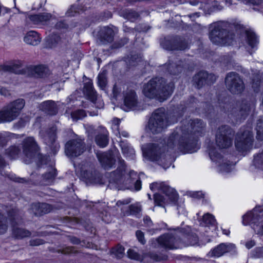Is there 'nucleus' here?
<instances>
[{"mask_svg": "<svg viewBox=\"0 0 263 263\" xmlns=\"http://www.w3.org/2000/svg\"><path fill=\"white\" fill-rule=\"evenodd\" d=\"M166 144L167 147L174 149L177 148L184 153H193L198 148L194 138L188 137L182 125L176 127L175 130L168 137Z\"/></svg>", "mask_w": 263, "mask_h": 263, "instance_id": "1", "label": "nucleus"}, {"mask_svg": "<svg viewBox=\"0 0 263 263\" xmlns=\"http://www.w3.org/2000/svg\"><path fill=\"white\" fill-rule=\"evenodd\" d=\"M144 158L157 163L166 169L171 166L174 159L169 154L164 153V146L162 144L148 143L142 147Z\"/></svg>", "mask_w": 263, "mask_h": 263, "instance_id": "2", "label": "nucleus"}, {"mask_svg": "<svg viewBox=\"0 0 263 263\" xmlns=\"http://www.w3.org/2000/svg\"><path fill=\"white\" fill-rule=\"evenodd\" d=\"M173 88V83H166L164 78L156 77L144 86L143 91L149 98L159 97L166 99L172 93Z\"/></svg>", "mask_w": 263, "mask_h": 263, "instance_id": "3", "label": "nucleus"}, {"mask_svg": "<svg viewBox=\"0 0 263 263\" xmlns=\"http://www.w3.org/2000/svg\"><path fill=\"white\" fill-rule=\"evenodd\" d=\"M210 30V39L215 44L229 46L234 41L235 34L228 28L225 23H214L211 26Z\"/></svg>", "mask_w": 263, "mask_h": 263, "instance_id": "4", "label": "nucleus"}, {"mask_svg": "<svg viewBox=\"0 0 263 263\" xmlns=\"http://www.w3.org/2000/svg\"><path fill=\"white\" fill-rule=\"evenodd\" d=\"M23 152L25 155L24 161L28 164L34 159L38 167L47 164L48 158L42 156L39 152V147L34 139L29 137L25 139L22 143Z\"/></svg>", "mask_w": 263, "mask_h": 263, "instance_id": "5", "label": "nucleus"}, {"mask_svg": "<svg viewBox=\"0 0 263 263\" xmlns=\"http://www.w3.org/2000/svg\"><path fill=\"white\" fill-rule=\"evenodd\" d=\"M160 44L164 49L167 50L183 51L189 48L191 41L187 37L175 35L164 37Z\"/></svg>", "mask_w": 263, "mask_h": 263, "instance_id": "6", "label": "nucleus"}, {"mask_svg": "<svg viewBox=\"0 0 263 263\" xmlns=\"http://www.w3.org/2000/svg\"><path fill=\"white\" fill-rule=\"evenodd\" d=\"M165 111V110L163 107L158 108L149 119L147 127L152 133H160L166 127L167 124Z\"/></svg>", "mask_w": 263, "mask_h": 263, "instance_id": "7", "label": "nucleus"}, {"mask_svg": "<svg viewBox=\"0 0 263 263\" xmlns=\"http://www.w3.org/2000/svg\"><path fill=\"white\" fill-rule=\"evenodd\" d=\"M234 131L228 125H222L216 131L215 141L217 146L221 149L228 148L233 143Z\"/></svg>", "mask_w": 263, "mask_h": 263, "instance_id": "8", "label": "nucleus"}, {"mask_svg": "<svg viewBox=\"0 0 263 263\" xmlns=\"http://www.w3.org/2000/svg\"><path fill=\"white\" fill-rule=\"evenodd\" d=\"M253 142L252 132L245 127L240 128L236 135L235 145L240 152H247L252 148Z\"/></svg>", "mask_w": 263, "mask_h": 263, "instance_id": "9", "label": "nucleus"}, {"mask_svg": "<svg viewBox=\"0 0 263 263\" xmlns=\"http://www.w3.org/2000/svg\"><path fill=\"white\" fill-rule=\"evenodd\" d=\"M181 125L188 137L192 136L196 143L195 135L204 132L206 124L201 119H185L181 121Z\"/></svg>", "mask_w": 263, "mask_h": 263, "instance_id": "10", "label": "nucleus"}, {"mask_svg": "<svg viewBox=\"0 0 263 263\" xmlns=\"http://www.w3.org/2000/svg\"><path fill=\"white\" fill-rule=\"evenodd\" d=\"M224 82L227 89L232 94H240L245 88L242 78L235 72L227 73Z\"/></svg>", "mask_w": 263, "mask_h": 263, "instance_id": "11", "label": "nucleus"}, {"mask_svg": "<svg viewBox=\"0 0 263 263\" xmlns=\"http://www.w3.org/2000/svg\"><path fill=\"white\" fill-rule=\"evenodd\" d=\"M243 223L250 225L256 232L259 226L263 223V210L255 208L243 216Z\"/></svg>", "mask_w": 263, "mask_h": 263, "instance_id": "12", "label": "nucleus"}, {"mask_svg": "<svg viewBox=\"0 0 263 263\" xmlns=\"http://www.w3.org/2000/svg\"><path fill=\"white\" fill-rule=\"evenodd\" d=\"M86 150V144L84 140L78 138L68 141L65 146V152L69 157H78Z\"/></svg>", "mask_w": 263, "mask_h": 263, "instance_id": "13", "label": "nucleus"}, {"mask_svg": "<svg viewBox=\"0 0 263 263\" xmlns=\"http://www.w3.org/2000/svg\"><path fill=\"white\" fill-rule=\"evenodd\" d=\"M254 106V104L253 102L247 100H242L237 102L236 106L233 107L231 114L236 120L244 119L249 115Z\"/></svg>", "mask_w": 263, "mask_h": 263, "instance_id": "14", "label": "nucleus"}, {"mask_svg": "<svg viewBox=\"0 0 263 263\" xmlns=\"http://www.w3.org/2000/svg\"><path fill=\"white\" fill-rule=\"evenodd\" d=\"M136 191L140 190L141 188V182L137 173L134 171H130L125 177L118 187L120 190H126L133 189V186Z\"/></svg>", "mask_w": 263, "mask_h": 263, "instance_id": "15", "label": "nucleus"}, {"mask_svg": "<svg viewBox=\"0 0 263 263\" xmlns=\"http://www.w3.org/2000/svg\"><path fill=\"white\" fill-rule=\"evenodd\" d=\"M209 156L213 161L218 163L220 172L229 173L234 169L235 163L224 159L221 155L215 149L210 150Z\"/></svg>", "mask_w": 263, "mask_h": 263, "instance_id": "16", "label": "nucleus"}, {"mask_svg": "<svg viewBox=\"0 0 263 263\" xmlns=\"http://www.w3.org/2000/svg\"><path fill=\"white\" fill-rule=\"evenodd\" d=\"M126 168V165L121 157H118V165L117 168L109 174V181L110 184H115V186L118 189L120 183L123 181Z\"/></svg>", "mask_w": 263, "mask_h": 263, "instance_id": "17", "label": "nucleus"}, {"mask_svg": "<svg viewBox=\"0 0 263 263\" xmlns=\"http://www.w3.org/2000/svg\"><path fill=\"white\" fill-rule=\"evenodd\" d=\"M81 176L87 183L103 184L102 175L92 165H89L87 168H82Z\"/></svg>", "mask_w": 263, "mask_h": 263, "instance_id": "18", "label": "nucleus"}, {"mask_svg": "<svg viewBox=\"0 0 263 263\" xmlns=\"http://www.w3.org/2000/svg\"><path fill=\"white\" fill-rule=\"evenodd\" d=\"M216 80V77L206 71H200L193 78L194 85L199 89L205 85H211Z\"/></svg>", "mask_w": 263, "mask_h": 263, "instance_id": "19", "label": "nucleus"}, {"mask_svg": "<svg viewBox=\"0 0 263 263\" xmlns=\"http://www.w3.org/2000/svg\"><path fill=\"white\" fill-rule=\"evenodd\" d=\"M25 102L23 99H18L9 103L3 108L7 115L11 121L15 119L20 115L21 110L25 106Z\"/></svg>", "mask_w": 263, "mask_h": 263, "instance_id": "20", "label": "nucleus"}, {"mask_svg": "<svg viewBox=\"0 0 263 263\" xmlns=\"http://www.w3.org/2000/svg\"><path fill=\"white\" fill-rule=\"evenodd\" d=\"M150 189L152 190H158L161 191L168 197L170 202L176 204L178 199V196L175 190L170 187L163 182L161 183H153L150 185Z\"/></svg>", "mask_w": 263, "mask_h": 263, "instance_id": "21", "label": "nucleus"}, {"mask_svg": "<svg viewBox=\"0 0 263 263\" xmlns=\"http://www.w3.org/2000/svg\"><path fill=\"white\" fill-rule=\"evenodd\" d=\"M179 239H176L171 234H164L157 239V241L160 247L165 249H173L179 247Z\"/></svg>", "mask_w": 263, "mask_h": 263, "instance_id": "22", "label": "nucleus"}, {"mask_svg": "<svg viewBox=\"0 0 263 263\" xmlns=\"http://www.w3.org/2000/svg\"><path fill=\"white\" fill-rule=\"evenodd\" d=\"M124 105L129 109H134L137 106L138 97L134 90L127 89L123 92Z\"/></svg>", "mask_w": 263, "mask_h": 263, "instance_id": "23", "label": "nucleus"}, {"mask_svg": "<svg viewBox=\"0 0 263 263\" xmlns=\"http://www.w3.org/2000/svg\"><path fill=\"white\" fill-rule=\"evenodd\" d=\"M116 153L118 152L110 151L98 155L99 161L105 169L110 168L115 165V157Z\"/></svg>", "mask_w": 263, "mask_h": 263, "instance_id": "24", "label": "nucleus"}, {"mask_svg": "<svg viewBox=\"0 0 263 263\" xmlns=\"http://www.w3.org/2000/svg\"><path fill=\"white\" fill-rule=\"evenodd\" d=\"M28 75L34 78H45L50 74L49 69L44 65L30 66L27 68Z\"/></svg>", "mask_w": 263, "mask_h": 263, "instance_id": "25", "label": "nucleus"}, {"mask_svg": "<svg viewBox=\"0 0 263 263\" xmlns=\"http://www.w3.org/2000/svg\"><path fill=\"white\" fill-rule=\"evenodd\" d=\"M52 209V206L48 203H34L31 204L30 211L35 216H40L50 212Z\"/></svg>", "mask_w": 263, "mask_h": 263, "instance_id": "26", "label": "nucleus"}, {"mask_svg": "<svg viewBox=\"0 0 263 263\" xmlns=\"http://www.w3.org/2000/svg\"><path fill=\"white\" fill-rule=\"evenodd\" d=\"M8 218L11 226L20 224L22 222L24 214L22 211L15 207H10L7 210Z\"/></svg>", "mask_w": 263, "mask_h": 263, "instance_id": "27", "label": "nucleus"}, {"mask_svg": "<svg viewBox=\"0 0 263 263\" xmlns=\"http://www.w3.org/2000/svg\"><path fill=\"white\" fill-rule=\"evenodd\" d=\"M57 127L55 125H53L46 130L45 134L43 137L45 143L51 148L54 146L55 151L59 148V145H54L57 139Z\"/></svg>", "mask_w": 263, "mask_h": 263, "instance_id": "28", "label": "nucleus"}, {"mask_svg": "<svg viewBox=\"0 0 263 263\" xmlns=\"http://www.w3.org/2000/svg\"><path fill=\"white\" fill-rule=\"evenodd\" d=\"M164 67L170 74H178L183 70V62L175 58L170 60L168 63L164 65Z\"/></svg>", "mask_w": 263, "mask_h": 263, "instance_id": "29", "label": "nucleus"}, {"mask_svg": "<svg viewBox=\"0 0 263 263\" xmlns=\"http://www.w3.org/2000/svg\"><path fill=\"white\" fill-rule=\"evenodd\" d=\"M24 62L22 61L16 60L10 62L8 64L2 66V69L4 71L10 72L16 74L23 73V70L21 68L24 65Z\"/></svg>", "mask_w": 263, "mask_h": 263, "instance_id": "30", "label": "nucleus"}, {"mask_svg": "<svg viewBox=\"0 0 263 263\" xmlns=\"http://www.w3.org/2000/svg\"><path fill=\"white\" fill-rule=\"evenodd\" d=\"M41 110L49 115H55L58 112V107L55 102L52 100L43 102L40 105Z\"/></svg>", "mask_w": 263, "mask_h": 263, "instance_id": "31", "label": "nucleus"}, {"mask_svg": "<svg viewBox=\"0 0 263 263\" xmlns=\"http://www.w3.org/2000/svg\"><path fill=\"white\" fill-rule=\"evenodd\" d=\"M83 93L87 99L93 103H96L97 94L96 91L93 88L92 83L91 81L84 83Z\"/></svg>", "mask_w": 263, "mask_h": 263, "instance_id": "32", "label": "nucleus"}, {"mask_svg": "<svg viewBox=\"0 0 263 263\" xmlns=\"http://www.w3.org/2000/svg\"><path fill=\"white\" fill-rule=\"evenodd\" d=\"M99 39L102 43H110L114 40V30L109 27H105L99 32Z\"/></svg>", "mask_w": 263, "mask_h": 263, "instance_id": "33", "label": "nucleus"}, {"mask_svg": "<svg viewBox=\"0 0 263 263\" xmlns=\"http://www.w3.org/2000/svg\"><path fill=\"white\" fill-rule=\"evenodd\" d=\"M51 17V14L48 13H40L37 14L30 15L27 17L28 21L35 25L43 24Z\"/></svg>", "mask_w": 263, "mask_h": 263, "instance_id": "34", "label": "nucleus"}, {"mask_svg": "<svg viewBox=\"0 0 263 263\" xmlns=\"http://www.w3.org/2000/svg\"><path fill=\"white\" fill-rule=\"evenodd\" d=\"M245 38L247 44L246 48L250 54H251L253 53V49L256 46L257 43L256 35L250 30H246Z\"/></svg>", "mask_w": 263, "mask_h": 263, "instance_id": "35", "label": "nucleus"}, {"mask_svg": "<svg viewBox=\"0 0 263 263\" xmlns=\"http://www.w3.org/2000/svg\"><path fill=\"white\" fill-rule=\"evenodd\" d=\"M177 230L182 234L185 238L187 239V243L191 245H195L197 243L198 238L195 233L191 232L190 228L188 227L184 228H177Z\"/></svg>", "mask_w": 263, "mask_h": 263, "instance_id": "36", "label": "nucleus"}, {"mask_svg": "<svg viewBox=\"0 0 263 263\" xmlns=\"http://www.w3.org/2000/svg\"><path fill=\"white\" fill-rule=\"evenodd\" d=\"M19 224H14L11 226L12 234L13 236L16 239H23L25 237H29L31 235V233L23 228L18 227Z\"/></svg>", "mask_w": 263, "mask_h": 263, "instance_id": "37", "label": "nucleus"}, {"mask_svg": "<svg viewBox=\"0 0 263 263\" xmlns=\"http://www.w3.org/2000/svg\"><path fill=\"white\" fill-rule=\"evenodd\" d=\"M234 248V245L232 244L227 245L224 243H221L212 251V255L215 257H220L224 253L230 252Z\"/></svg>", "mask_w": 263, "mask_h": 263, "instance_id": "38", "label": "nucleus"}, {"mask_svg": "<svg viewBox=\"0 0 263 263\" xmlns=\"http://www.w3.org/2000/svg\"><path fill=\"white\" fill-rule=\"evenodd\" d=\"M24 41L28 44L35 46L40 43L41 38L36 31H30L27 33Z\"/></svg>", "mask_w": 263, "mask_h": 263, "instance_id": "39", "label": "nucleus"}, {"mask_svg": "<svg viewBox=\"0 0 263 263\" xmlns=\"http://www.w3.org/2000/svg\"><path fill=\"white\" fill-rule=\"evenodd\" d=\"M120 146L123 154L125 156L132 157L135 155L134 149L126 142L123 141H121L120 142Z\"/></svg>", "mask_w": 263, "mask_h": 263, "instance_id": "40", "label": "nucleus"}, {"mask_svg": "<svg viewBox=\"0 0 263 263\" xmlns=\"http://www.w3.org/2000/svg\"><path fill=\"white\" fill-rule=\"evenodd\" d=\"M6 155L10 159H15L21 153V149L18 146L12 145L5 151Z\"/></svg>", "mask_w": 263, "mask_h": 263, "instance_id": "41", "label": "nucleus"}, {"mask_svg": "<svg viewBox=\"0 0 263 263\" xmlns=\"http://www.w3.org/2000/svg\"><path fill=\"white\" fill-rule=\"evenodd\" d=\"M55 175L56 170L51 167L49 172L45 173L42 176L43 183L47 184L49 183L52 182Z\"/></svg>", "mask_w": 263, "mask_h": 263, "instance_id": "42", "label": "nucleus"}, {"mask_svg": "<svg viewBox=\"0 0 263 263\" xmlns=\"http://www.w3.org/2000/svg\"><path fill=\"white\" fill-rule=\"evenodd\" d=\"M8 227V218L0 212V235L6 233Z\"/></svg>", "mask_w": 263, "mask_h": 263, "instance_id": "43", "label": "nucleus"}, {"mask_svg": "<svg viewBox=\"0 0 263 263\" xmlns=\"http://www.w3.org/2000/svg\"><path fill=\"white\" fill-rule=\"evenodd\" d=\"M142 57L140 54H131L126 60V62L129 67L135 66L141 62Z\"/></svg>", "mask_w": 263, "mask_h": 263, "instance_id": "44", "label": "nucleus"}, {"mask_svg": "<svg viewBox=\"0 0 263 263\" xmlns=\"http://www.w3.org/2000/svg\"><path fill=\"white\" fill-rule=\"evenodd\" d=\"M95 141L99 146L104 147L106 146L108 143V137L107 134H99L96 137Z\"/></svg>", "mask_w": 263, "mask_h": 263, "instance_id": "45", "label": "nucleus"}, {"mask_svg": "<svg viewBox=\"0 0 263 263\" xmlns=\"http://www.w3.org/2000/svg\"><path fill=\"white\" fill-rule=\"evenodd\" d=\"M110 254L115 255L117 258L120 259L122 258L124 255V248L118 244L111 249Z\"/></svg>", "mask_w": 263, "mask_h": 263, "instance_id": "46", "label": "nucleus"}, {"mask_svg": "<svg viewBox=\"0 0 263 263\" xmlns=\"http://www.w3.org/2000/svg\"><path fill=\"white\" fill-rule=\"evenodd\" d=\"M121 15L132 22L137 19L139 16L137 12L132 10L123 11Z\"/></svg>", "mask_w": 263, "mask_h": 263, "instance_id": "47", "label": "nucleus"}, {"mask_svg": "<svg viewBox=\"0 0 263 263\" xmlns=\"http://www.w3.org/2000/svg\"><path fill=\"white\" fill-rule=\"evenodd\" d=\"M256 129L257 131L256 138L262 141L263 140V117H261L257 120Z\"/></svg>", "mask_w": 263, "mask_h": 263, "instance_id": "48", "label": "nucleus"}, {"mask_svg": "<svg viewBox=\"0 0 263 263\" xmlns=\"http://www.w3.org/2000/svg\"><path fill=\"white\" fill-rule=\"evenodd\" d=\"M107 71L104 70L102 72L99 74L98 76V85L101 89H104L107 84Z\"/></svg>", "mask_w": 263, "mask_h": 263, "instance_id": "49", "label": "nucleus"}, {"mask_svg": "<svg viewBox=\"0 0 263 263\" xmlns=\"http://www.w3.org/2000/svg\"><path fill=\"white\" fill-rule=\"evenodd\" d=\"M261 82L260 76L259 74H255L252 80V88L255 92L259 91Z\"/></svg>", "mask_w": 263, "mask_h": 263, "instance_id": "50", "label": "nucleus"}, {"mask_svg": "<svg viewBox=\"0 0 263 263\" xmlns=\"http://www.w3.org/2000/svg\"><path fill=\"white\" fill-rule=\"evenodd\" d=\"M253 164L257 168L263 169V152L254 156Z\"/></svg>", "mask_w": 263, "mask_h": 263, "instance_id": "51", "label": "nucleus"}, {"mask_svg": "<svg viewBox=\"0 0 263 263\" xmlns=\"http://www.w3.org/2000/svg\"><path fill=\"white\" fill-rule=\"evenodd\" d=\"M86 116L85 111L82 109L78 110L77 111L71 112V116L73 120L77 121L81 119Z\"/></svg>", "mask_w": 263, "mask_h": 263, "instance_id": "52", "label": "nucleus"}, {"mask_svg": "<svg viewBox=\"0 0 263 263\" xmlns=\"http://www.w3.org/2000/svg\"><path fill=\"white\" fill-rule=\"evenodd\" d=\"M154 199L155 203L159 206H164L167 202V201H165L164 197L159 194H155L154 195Z\"/></svg>", "mask_w": 263, "mask_h": 263, "instance_id": "53", "label": "nucleus"}, {"mask_svg": "<svg viewBox=\"0 0 263 263\" xmlns=\"http://www.w3.org/2000/svg\"><path fill=\"white\" fill-rule=\"evenodd\" d=\"M202 220L206 225H214L216 222L214 216L209 213L205 214L203 215Z\"/></svg>", "mask_w": 263, "mask_h": 263, "instance_id": "54", "label": "nucleus"}, {"mask_svg": "<svg viewBox=\"0 0 263 263\" xmlns=\"http://www.w3.org/2000/svg\"><path fill=\"white\" fill-rule=\"evenodd\" d=\"M128 42V39L127 37H123L120 40L115 42L111 45L110 48L111 49H118L121 48L127 44Z\"/></svg>", "mask_w": 263, "mask_h": 263, "instance_id": "55", "label": "nucleus"}, {"mask_svg": "<svg viewBox=\"0 0 263 263\" xmlns=\"http://www.w3.org/2000/svg\"><path fill=\"white\" fill-rule=\"evenodd\" d=\"M219 61L220 63L225 66H228L232 62V57L229 55H223L219 57Z\"/></svg>", "mask_w": 263, "mask_h": 263, "instance_id": "56", "label": "nucleus"}, {"mask_svg": "<svg viewBox=\"0 0 263 263\" xmlns=\"http://www.w3.org/2000/svg\"><path fill=\"white\" fill-rule=\"evenodd\" d=\"M73 247H65L61 249H58L56 251L58 253H60L63 254L67 255L70 253H76L77 251L74 250Z\"/></svg>", "mask_w": 263, "mask_h": 263, "instance_id": "57", "label": "nucleus"}, {"mask_svg": "<svg viewBox=\"0 0 263 263\" xmlns=\"http://www.w3.org/2000/svg\"><path fill=\"white\" fill-rule=\"evenodd\" d=\"M129 210L130 214H137L141 211V208L138 204H135L130 205Z\"/></svg>", "mask_w": 263, "mask_h": 263, "instance_id": "58", "label": "nucleus"}, {"mask_svg": "<svg viewBox=\"0 0 263 263\" xmlns=\"http://www.w3.org/2000/svg\"><path fill=\"white\" fill-rule=\"evenodd\" d=\"M128 257L132 259L139 260L141 259L140 255L134 250L129 249L127 251Z\"/></svg>", "mask_w": 263, "mask_h": 263, "instance_id": "59", "label": "nucleus"}, {"mask_svg": "<svg viewBox=\"0 0 263 263\" xmlns=\"http://www.w3.org/2000/svg\"><path fill=\"white\" fill-rule=\"evenodd\" d=\"M12 121L10 118L7 115L6 112L3 108L0 111V123L9 122Z\"/></svg>", "mask_w": 263, "mask_h": 263, "instance_id": "60", "label": "nucleus"}, {"mask_svg": "<svg viewBox=\"0 0 263 263\" xmlns=\"http://www.w3.org/2000/svg\"><path fill=\"white\" fill-rule=\"evenodd\" d=\"M68 25L65 21H61L57 23L55 25V28L59 30H66L68 29Z\"/></svg>", "mask_w": 263, "mask_h": 263, "instance_id": "61", "label": "nucleus"}, {"mask_svg": "<svg viewBox=\"0 0 263 263\" xmlns=\"http://www.w3.org/2000/svg\"><path fill=\"white\" fill-rule=\"evenodd\" d=\"M252 255L256 258L263 257V247L256 248L253 252Z\"/></svg>", "mask_w": 263, "mask_h": 263, "instance_id": "62", "label": "nucleus"}, {"mask_svg": "<svg viewBox=\"0 0 263 263\" xmlns=\"http://www.w3.org/2000/svg\"><path fill=\"white\" fill-rule=\"evenodd\" d=\"M136 237L138 241L142 245H144L146 242V240L144 238V234L143 232L141 230H138L136 232Z\"/></svg>", "mask_w": 263, "mask_h": 263, "instance_id": "63", "label": "nucleus"}, {"mask_svg": "<svg viewBox=\"0 0 263 263\" xmlns=\"http://www.w3.org/2000/svg\"><path fill=\"white\" fill-rule=\"evenodd\" d=\"M45 242V241L43 239H39V238L31 239L29 241L30 246H32V247L42 245L44 244Z\"/></svg>", "mask_w": 263, "mask_h": 263, "instance_id": "64", "label": "nucleus"}]
</instances>
